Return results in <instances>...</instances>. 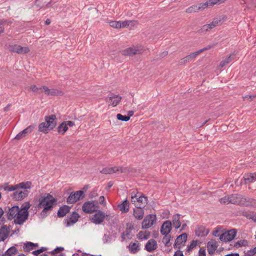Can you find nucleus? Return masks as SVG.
<instances>
[{"mask_svg": "<svg viewBox=\"0 0 256 256\" xmlns=\"http://www.w3.org/2000/svg\"><path fill=\"white\" fill-rule=\"evenodd\" d=\"M38 202L37 208H43L40 216L42 218H44L48 216V212H50L54 205L56 204L57 200L50 194L45 193L40 196Z\"/></svg>", "mask_w": 256, "mask_h": 256, "instance_id": "nucleus-1", "label": "nucleus"}, {"mask_svg": "<svg viewBox=\"0 0 256 256\" xmlns=\"http://www.w3.org/2000/svg\"><path fill=\"white\" fill-rule=\"evenodd\" d=\"M230 198L229 202L234 204L244 206H254L256 205V200L239 194L230 195Z\"/></svg>", "mask_w": 256, "mask_h": 256, "instance_id": "nucleus-2", "label": "nucleus"}, {"mask_svg": "<svg viewBox=\"0 0 256 256\" xmlns=\"http://www.w3.org/2000/svg\"><path fill=\"white\" fill-rule=\"evenodd\" d=\"M84 197V192L83 190H78L72 192L66 200L68 204H74L78 201L82 200Z\"/></svg>", "mask_w": 256, "mask_h": 256, "instance_id": "nucleus-3", "label": "nucleus"}, {"mask_svg": "<svg viewBox=\"0 0 256 256\" xmlns=\"http://www.w3.org/2000/svg\"><path fill=\"white\" fill-rule=\"evenodd\" d=\"M98 208V206L97 201H88L83 204L82 210L86 214H91L96 211Z\"/></svg>", "mask_w": 256, "mask_h": 256, "instance_id": "nucleus-4", "label": "nucleus"}, {"mask_svg": "<svg viewBox=\"0 0 256 256\" xmlns=\"http://www.w3.org/2000/svg\"><path fill=\"white\" fill-rule=\"evenodd\" d=\"M156 218L155 214H148L144 218L142 224V229H148L152 226L156 222Z\"/></svg>", "mask_w": 256, "mask_h": 256, "instance_id": "nucleus-5", "label": "nucleus"}, {"mask_svg": "<svg viewBox=\"0 0 256 256\" xmlns=\"http://www.w3.org/2000/svg\"><path fill=\"white\" fill-rule=\"evenodd\" d=\"M236 234V230L235 229H232L222 234L220 236V240L222 242H230L234 238Z\"/></svg>", "mask_w": 256, "mask_h": 256, "instance_id": "nucleus-6", "label": "nucleus"}, {"mask_svg": "<svg viewBox=\"0 0 256 256\" xmlns=\"http://www.w3.org/2000/svg\"><path fill=\"white\" fill-rule=\"evenodd\" d=\"M80 217L79 214L76 212H74L68 216V218L64 220V224L66 227H69L76 224Z\"/></svg>", "mask_w": 256, "mask_h": 256, "instance_id": "nucleus-7", "label": "nucleus"}, {"mask_svg": "<svg viewBox=\"0 0 256 256\" xmlns=\"http://www.w3.org/2000/svg\"><path fill=\"white\" fill-rule=\"evenodd\" d=\"M187 238L188 234L186 233H183L178 236L176 239L174 248L180 250L181 248V245L184 246Z\"/></svg>", "mask_w": 256, "mask_h": 256, "instance_id": "nucleus-8", "label": "nucleus"}, {"mask_svg": "<svg viewBox=\"0 0 256 256\" xmlns=\"http://www.w3.org/2000/svg\"><path fill=\"white\" fill-rule=\"evenodd\" d=\"M96 212L91 219V221L96 224H98L103 222L106 215L100 210H97Z\"/></svg>", "mask_w": 256, "mask_h": 256, "instance_id": "nucleus-9", "label": "nucleus"}, {"mask_svg": "<svg viewBox=\"0 0 256 256\" xmlns=\"http://www.w3.org/2000/svg\"><path fill=\"white\" fill-rule=\"evenodd\" d=\"M45 122L50 130L54 129L56 126V117L55 114H52L44 117Z\"/></svg>", "mask_w": 256, "mask_h": 256, "instance_id": "nucleus-10", "label": "nucleus"}, {"mask_svg": "<svg viewBox=\"0 0 256 256\" xmlns=\"http://www.w3.org/2000/svg\"><path fill=\"white\" fill-rule=\"evenodd\" d=\"M28 214H25L20 210L14 222L16 224L21 225L28 218Z\"/></svg>", "mask_w": 256, "mask_h": 256, "instance_id": "nucleus-11", "label": "nucleus"}, {"mask_svg": "<svg viewBox=\"0 0 256 256\" xmlns=\"http://www.w3.org/2000/svg\"><path fill=\"white\" fill-rule=\"evenodd\" d=\"M28 194L29 191L28 190H20V192L16 191L13 193L12 198L15 200H22L26 197Z\"/></svg>", "mask_w": 256, "mask_h": 256, "instance_id": "nucleus-12", "label": "nucleus"}, {"mask_svg": "<svg viewBox=\"0 0 256 256\" xmlns=\"http://www.w3.org/2000/svg\"><path fill=\"white\" fill-rule=\"evenodd\" d=\"M226 20V16L225 15H221L214 18L212 22L208 24L210 26V29H212L218 24H222L223 22Z\"/></svg>", "mask_w": 256, "mask_h": 256, "instance_id": "nucleus-13", "label": "nucleus"}, {"mask_svg": "<svg viewBox=\"0 0 256 256\" xmlns=\"http://www.w3.org/2000/svg\"><path fill=\"white\" fill-rule=\"evenodd\" d=\"M172 222L170 220L165 221L161 226L160 233L164 236L168 235L172 230Z\"/></svg>", "mask_w": 256, "mask_h": 256, "instance_id": "nucleus-14", "label": "nucleus"}, {"mask_svg": "<svg viewBox=\"0 0 256 256\" xmlns=\"http://www.w3.org/2000/svg\"><path fill=\"white\" fill-rule=\"evenodd\" d=\"M209 232V230L203 226H198L195 230V234L198 237H204Z\"/></svg>", "mask_w": 256, "mask_h": 256, "instance_id": "nucleus-15", "label": "nucleus"}, {"mask_svg": "<svg viewBox=\"0 0 256 256\" xmlns=\"http://www.w3.org/2000/svg\"><path fill=\"white\" fill-rule=\"evenodd\" d=\"M34 126L30 125L27 127L26 128L24 129L22 131L20 132L18 134L16 135L14 138L15 140H20L22 139V138L26 136L28 134H30L32 131Z\"/></svg>", "mask_w": 256, "mask_h": 256, "instance_id": "nucleus-16", "label": "nucleus"}, {"mask_svg": "<svg viewBox=\"0 0 256 256\" xmlns=\"http://www.w3.org/2000/svg\"><path fill=\"white\" fill-rule=\"evenodd\" d=\"M10 230L9 226L6 225L2 226L0 228V242L4 241L8 236Z\"/></svg>", "mask_w": 256, "mask_h": 256, "instance_id": "nucleus-17", "label": "nucleus"}, {"mask_svg": "<svg viewBox=\"0 0 256 256\" xmlns=\"http://www.w3.org/2000/svg\"><path fill=\"white\" fill-rule=\"evenodd\" d=\"M158 246L156 240L150 239L146 243L144 249L148 252H152L157 248Z\"/></svg>", "mask_w": 256, "mask_h": 256, "instance_id": "nucleus-18", "label": "nucleus"}, {"mask_svg": "<svg viewBox=\"0 0 256 256\" xmlns=\"http://www.w3.org/2000/svg\"><path fill=\"white\" fill-rule=\"evenodd\" d=\"M20 210V208L18 206H14L9 208L8 212V219L12 220L15 218L16 215L18 214Z\"/></svg>", "mask_w": 256, "mask_h": 256, "instance_id": "nucleus-19", "label": "nucleus"}, {"mask_svg": "<svg viewBox=\"0 0 256 256\" xmlns=\"http://www.w3.org/2000/svg\"><path fill=\"white\" fill-rule=\"evenodd\" d=\"M121 100L122 96L118 95H114L112 94L111 96H108L107 98L106 102L110 103L113 106H116L118 104Z\"/></svg>", "mask_w": 256, "mask_h": 256, "instance_id": "nucleus-20", "label": "nucleus"}, {"mask_svg": "<svg viewBox=\"0 0 256 256\" xmlns=\"http://www.w3.org/2000/svg\"><path fill=\"white\" fill-rule=\"evenodd\" d=\"M139 50L134 47H130L126 49L122 50L120 52L122 55L132 56L137 54Z\"/></svg>", "mask_w": 256, "mask_h": 256, "instance_id": "nucleus-21", "label": "nucleus"}, {"mask_svg": "<svg viewBox=\"0 0 256 256\" xmlns=\"http://www.w3.org/2000/svg\"><path fill=\"white\" fill-rule=\"evenodd\" d=\"M148 197L144 194H140L138 198V203L136 206L137 208H144L146 204H148Z\"/></svg>", "mask_w": 256, "mask_h": 256, "instance_id": "nucleus-22", "label": "nucleus"}, {"mask_svg": "<svg viewBox=\"0 0 256 256\" xmlns=\"http://www.w3.org/2000/svg\"><path fill=\"white\" fill-rule=\"evenodd\" d=\"M70 208L71 206H70L68 205H64L60 206L57 212L58 216V218L64 217L67 214L70 212Z\"/></svg>", "mask_w": 256, "mask_h": 256, "instance_id": "nucleus-23", "label": "nucleus"}, {"mask_svg": "<svg viewBox=\"0 0 256 256\" xmlns=\"http://www.w3.org/2000/svg\"><path fill=\"white\" fill-rule=\"evenodd\" d=\"M244 184L252 182L256 180V172L254 173L245 174L243 177Z\"/></svg>", "mask_w": 256, "mask_h": 256, "instance_id": "nucleus-24", "label": "nucleus"}, {"mask_svg": "<svg viewBox=\"0 0 256 256\" xmlns=\"http://www.w3.org/2000/svg\"><path fill=\"white\" fill-rule=\"evenodd\" d=\"M38 244L37 243H33L30 242H28L24 244L23 246L24 250L26 252H29L34 248H38Z\"/></svg>", "mask_w": 256, "mask_h": 256, "instance_id": "nucleus-25", "label": "nucleus"}, {"mask_svg": "<svg viewBox=\"0 0 256 256\" xmlns=\"http://www.w3.org/2000/svg\"><path fill=\"white\" fill-rule=\"evenodd\" d=\"M143 208H137L134 209V216L136 218L141 220L144 218V210Z\"/></svg>", "mask_w": 256, "mask_h": 256, "instance_id": "nucleus-26", "label": "nucleus"}, {"mask_svg": "<svg viewBox=\"0 0 256 256\" xmlns=\"http://www.w3.org/2000/svg\"><path fill=\"white\" fill-rule=\"evenodd\" d=\"M218 247V244L216 242H209L208 243V251L210 254H212L215 250H216Z\"/></svg>", "mask_w": 256, "mask_h": 256, "instance_id": "nucleus-27", "label": "nucleus"}, {"mask_svg": "<svg viewBox=\"0 0 256 256\" xmlns=\"http://www.w3.org/2000/svg\"><path fill=\"white\" fill-rule=\"evenodd\" d=\"M120 210L122 212H127L129 210V202L127 200L122 201V203L118 205Z\"/></svg>", "mask_w": 256, "mask_h": 256, "instance_id": "nucleus-28", "label": "nucleus"}, {"mask_svg": "<svg viewBox=\"0 0 256 256\" xmlns=\"http://www.w3.org/2000/svg\"><path fill=\"white\" fill-rule=\"evenodd\" d=\"M180 215L178 214L173 216L172 224L176 229L180 228L182 224V222L180 221Z\"/></svg>", "mask_w": 256, "mask_h": 256, "instance_id": "nucleus-29", "label": "nucleus"}, {"mask_svg": "<svg viewBox=\"0 0 256 256\" xmlns=\"http://www.w3.org/2000/svg\"><path fill=\"white\" fill-rule=\"evenodd\" d=\"M56 129L57 132L59 134L64 135L68 130V126H67L66 124L63 122L58 126Z\"/></svg>", "mask_w": 256, "mask_h": 256, "instance_id": "nucleus-30", "label": "nucleus"}, {"mask_svg": "<svg viewBox=\"0 0 256 256\" xmlns=\"http://www.w3.org/2000/svg\"><path fill=\"white\" fill-rule=\"evenodd\" d=\"M18 252V250L14 246H11L8 250H7L2 256H12Z\"/></svg>", "mask_w": 256, "mask_h": 256, "instance_id": "nucleus-31", "label": "nucleus"}, {"mask_svg": "<svg viewBox=\"0 0 256 256\" xmlns=\"http://www.w3.org/2000/svg\"><path fill=\"white\" fill-rule=\"evenodd\" d=\"M234 56L235 55L234 54H230L228 57H226L224 60H222L220 62V66L221 68L224 67L226 64H229L234 59Z\"/></svg>", "mask_w": 256, "mask_h": 256, "instance_id": "nucleus-32", "label": "nucleus"}, {"mask_svg": "<svg viewBox=\"0 0 256 256\" xmlns=\"http://www.w3.org/2000/svg\"><path fill=\"white\" fill-rule=\"evenodd\" d=\"M50 130L49 126H48L46 122L40 123L38 126V131L43 132L44 134H48V131Z\"/></svg>", "mask_w": 256, "mask_h": 256, "instance_id": "nucleus-33", "label": "nucleus"}, {"mask_svg": "<svg viewBox=\"0 0 256 256\" xmlns=\"http://www.w3.org/2000/svg\"><path fill=\"white\" fill-rule=\"evenodd\" d=\"M128 248L131 253L136 254L140 250L139 244L136 242L131 243L128 246Z\"/></svg>", "mask_w": 256, "mask_h": 256, "instance_id": "nucleus-34", "label": "nucleus"}, {"mask_svg": "<svg viewBox=\"0 0 256 256\" xmlns=\"http://www.w3.org/2000/svg\"><path fill=\"white\" fill-rule=\"evenodd\" d=\"M32 183L30 182H22L18 184H16L18 186V190L19 188L24 189V190H27L28 188H30L31 187Z\"/></svg>", "mask_w": 256, "mask_h": 256, "instance_id": "nucleus-35", "label": "nucleus"}, {"mask_svg": "<svg viewBox=\"0 0 256 256\" xmlns=\"http://www.w3.org/2000/svg\"><path fill=\"white\" fill-rule=\"evenodd\" d=\"M171 238L172 236L168 234L164 236L163 238L162 242L166 246L169 247L171 246L172 243L170 242Z\"/></svg>", "mask_w": 256, "mask_h": 256, "instance_id": "nucleus-36", "label": "nucleus"}, {"mask_svg": "<svg viewBox=\"0 0 256 256\" xmlns=\"http://www.w3.org/2000/svg\"><path fill=\"white\" fill-rule=\"evenodd\" d=\"M248 241L246 240H240L234 244V246L236 248L248 246Z\"/></svg>", "mask_w": 256, "mask_h": 256, "instance_id": "nucleus-37", "label": "nucleus"}, {"mask_svg": "<svg viewBox=\"0 0 256 256\" xmlns=\"http://www.w3.org/2000/svg\"><path fill=\"white\" fill-rule=\"evenodd\" d=\"M64 94V92L57 88H52L50 90V96H63Z\"/></svg>", "mask_w": 256, "mask_h": 256, "instance_id": "nucleus-38", "label": "nucleus"}, {"mask_svg": "<svg viewBox=\"0 0 256 256\" xmlns=\"http://www.w3.org/2000/svg\"><path fill=\"white\" fill-rule=\"evenodd\" d=\"M30 205L29 202H26L22 205L20 210L25 214L27 213V214H28V210L30 208Z\"/></svg>", "mask_w": 256, "mask_h": 256, "instance_id": "nucleus-39", "label": "nucleus"}, {"mask_svg": "<svg viewBox=\"0 0 256 256\" xmlns=\"http://www.w3.org/2000/svg\"><path fill=\"white\" fill-rule=\"evenodd\" d=\"M136 22V21L130 20H126L122 22H120V28H128L130 24L133 25Z\"/></svg>", "mask_w": 256, "mask_h": 256, "instance_id": "nucleus-40", "label": "nucleus"}, {"mask_svg": "<svg viewBox=\"0 0 256 256\" xmlns=\"http://www.w3.org/2000/svg\"><path fill=\"white\" fill-rule=\"evenodd\" d=\"M30 52V49L28 46H18V54H26Z\"/></svg>", "mask_w": 256, "mask_h": 256, "instance_id": "nucleus-41", "label": "nucleus"}, {"mask_svg": "<svg viewBox=\"0 0 256 256\" xmlns=\"http://www.w3.org/2000/svg\"><path fill=\"white\" fill-rule=\"evenodd\" d=\"M18 190V186L16 185L9 186L8 182L5 183L4 190L12 192Z\"/></svg>", "mask_w": 256, "mask_h": 256, "instance_id": "nucleus-42", "label": "nucleus"}, {"mask_svg": "<svg viewBox=\"0 0 256 256\" xmlns=\"http://www.w3.org/2000/svg\"><path fill=\"white\" fill-rule=\"evenodd\" d=\"M198 12L197 5H192L186 9V12L187 13H192Z\"/></svg>", "mask_w": 256, "mask_h": 256, "instance_id": "nucleus-43", "label": "nucleus"}, {"mask_svg": "<svg viewBox=\"0 0 256 256\" xmlns=\"http://www.w3.org/2000/svg\"><path fill=\"white\" fill-rule=\"evenodd\" d=\"M18 44H10L8 46V50L10 52H16L18 53Z\"/></svg>", "mask_w": 256, "mask_h": 256, "instance_id": "nucleus-44", "label": "nucleus"}, {"mask_svg": "<svg viewBox=\"0 0 256 256\" xmlns=\"http://www.w3.org/2000/svg\"><path fill=\"white\" fill-rule=\"evenodd\" d=\"M30 89L34 92L38 94H40L42 92V86L37 87L36 85H32Z\"/></svg>", "mask_w": 256, "mask_h": 256, "instance_id": "nucleus-45", "label": "nucleus"}, {"mask_svg": "<svg viewBox=\"0 0 256 256\" xmlns=\"http://www.w3.org/2000/svg\"><path fill=\"white\" fill-rule=\"evenodd\" d=\"M108 23L111 27L116 28H120V21H110Z\"/></svg>", "mask_w": 256, "mask_h": 256, "instance_id": "nucleus-46", "label": "nucleus"}, {"mask_svg": "<svg viewBox=\"0 0 256 256\" xmlns=\"http://www.w3.org/2000/svg\"><path fill=\"white\" fill-rule=\"evenodd\" d=\"M253 212H248L246 210H243L240 212V214L244 216H245L248 219H251L252 218V215L253 214Z\"/></svg>", "mask_w": 256, "mask_h": 256, "instance_id": "nucleus-47", "label": "nucleus"}, {"mask_svg": "<svg viewBox=\"0 0 256 256\" xmlns=\"http://www.w3.org/2000/svg\"><path fill=\"white\" fill-rule=\"evenodd\" d=\"M198 241L196 240H192V242H190V245H188L187 246L186 248V251L187 252H190L194 248H195L197 244H198Z\"/></svg>", "mask_w": 256, "mask_h": 256, "instance_id": "nucleus-48", "label": "nucleus"}, {"mask_svg": "<svg viewBox=\"0 0 256 256\" xmlns=\"http://www.w3.org/2000/svg\"><path fill=\"white\" fill-rule=\"evenodd\" d=\"M112 174H114L116 172H123L124 168L122 166H114L111 167Z\"/></svg>", "mask_w": 256, "mask_h": 256, "instance_id": "nucleus-49", "label": "nucleus"}, {"mask_svg": "<svg viewBox=\"0 0 256 256\" xmlns=\"http://www.w3.org/2000/svg\"><path fill=\"white\" fill-rule=\"evenodd\" d=\"M150 237V232L147 234H144L143 232L140 231L138 234V238L139 240H148Z\"/></svg>", "mask_w": 256, "mask_h": 256, "instance_id": "nucleus-50", "label": "nucleus"}, {"mask_svg": "<svg viewBox=\"0 0 256 256\" xmlns=\"http://www.w3.org/2000/svg\"><path fill=\"white\" fill-rule=\"evenodd\" d=\"M116 118L118 120L124 122H128L130 120V117H127L126 116H123L120 114H116Z\"/></svg>", "mask_w": 256, "mask_h": 256, "instance_id": "nucleus-51", "label": "nucleus"}, {"mask_svg": "<svg viewBox=\"0 0 256 256\" xmlns=\"http://www.w3.org/2000/svg\"><path fill=\"white\" fill-rule=\"evenodd\" d=\"M139 193H137L136 194H132L131 196V202L133 204H134L136 206L138 203V198L139 196Z\"/></svg>", "mask_w": 256, "mask_h": 256, "instance_id": "nucleus-52", "label": "nucleus"}, {"mask_svg": "<svg viewBox=\"0 0 256 256\" xmlns=\"http://www.w3.org/2000/svg\"><path fill=\"white\" fill-rule=\"evenodd\" d=\"M35 4L40 9L44 7V3L43 2V0H36Z\"/></svg>", "mask_w": 256, "mask_h": 256, "instance_id": "nucleus-53", "label": "nucleus"}, {"mask_svg": "<svg viewBox=\"0 0 256 256\" xmlns=\"http://www.w3.org/2000/svg\"><path fill=\"white\" fill-rule=\"evenodd\" d=\"M8 22L7 20L2 19L0 20V34L4 33V32L3 25Z\"/></svg>", "mask_w": 256, "mask_h": 256, "instance_id": "nucleus-54", "label": "nucleus"}, {"mask_svg": "<svg viewBox=\"0 0 256 256\" xmlns=\"http://www.w3.org/2000/svg\"><path fill=\"white\" fill-rule=\"evenodd\" d=\"M226 0H209L210 6H213L214 5L217 4H222L225 2Z\"/></svg>", "mask_w": 256, "mask_h": 256, "instance_id": "nucleus-55", "label": "nucleus"}, {"mask_svg": "<svg viewBox=\"0 0 256 256\" xmlns=\"http://www.w3.org/2000/svg\"><path fill=\"white\" fill-rule=\"evenodd\" d=\"M97 191H98L97 188H94L92 191H91L89 194V196H88L89 198H93L97 196H98Z\"/></svg>", "mask_w": 256, "mask_h": 256, "instance_id": "nucleus-56", "label": "nucleus"}, {"mask_svg": "<svg viewBox=\"0 0 256 256\" xmlns=\"http://www.w3.org/2000/svg\"><path fill=\"white\" fill-rule=\"evenodd\" d=\"M131 234V231L126 229L122 234V241L126 240V237L129 236Z\"/></svg>", "mask_w": 256, "mask_h": 256, "instance_id": "nucleus-57", "label": "nucleus"}, {"mask_svg": "<svg viewBox=\"0 0 256 256\" xmlns=\"http://www.w3.org/2000/svg\"><path fill=\"white\" fill-rule=\"evenodd\" d=\"M256 254V246L254 248L248 250L245 254L244 256H253Z\"/></svg>", "mask_w": 256, "mask_h": 256, "instance_id": "nucleus-58", "label": "nucleus"}, {"mask_svg": "<svg viewBox=\"0 0 256 256\" xmlns=\"http://www.w3.org/2000/svg\"><path fill=\"white\" fill-rule=\"evenodd\" d=\"M50 90L51 89L48 88L46 86H42V92H44V94L46 96H50Z\"/></svg>", "mask_w": 256, "mask_h": 256, "instance_id": "nucleus-59", "label": "nucleus"}, {"mask_svg": "<svg viewBox=\"0 0 256 256\" xmlns=\"http://www.w3.org/2000/svg\"><path fill=\"white\" fill-rule=\"evenodd\" d=\"M230 200V196H224V198H221L220 199V202L221 204H229L230 203V202H229Z\"/></svg>", "mask_w": 256, "mask_h": 256, "instance_id": "nucleus-60", "label": "nucleus"}, {"mask_svg": "<svg viewBox=\"0 0 256 256\" xmlns=\"http://www.w3.org/2000/svg\"><path fill=\"white\" fill-rule=\"evenodd\" d=\"M100 172L104 174H112L110 168H104L100 171Z\"/></svg>", "mask_w": 256, "mask_h": 256, "instance_id": "nucleus-61", "label": "nucleus"}, {"mask_svg": "<svg viewBox=\"0 0 256 256\" xmlns=\"http://www.w3.org/2000/svg\"><path fill=\"white\" fill-rule=\"evenodd\" d=\"M64 250V248L63 247H56L53 250H52L50 253L52 254H55L60 252Z\"/></svg>", "mask_w": 256, "mask_h": 256, "instance_id": "nucleus-62", "label": "nucleus"}, {"mask_svg": "<svg viewBox=\"0 0 256 256\" xmlns=\"http://www.w3.org/2000/svg\"><path fill=\"white\" fill-rule=\"evenodd\" d=\"M111 240V236L109 234H104L103 237V242L104 243L110 242Z\"/></svg>", "mask_w": 256, "mask_h": 256, "instance_id": "nucleus-63", "label": "nucleus"}, {"mask_svg": "<svg viewBox=\"0 0 256 256\" xmlns=\"http://www.w3.org/2000/svg\"><path fill=\"white\" fill-rule=\"evenodd\" d=\"M200 54V50L195 52H192L189 54L188 56H190V58L192 60L194 59L196 56H198V54Z\"/></svg>", "mask_w": 256, "mask_h": 256, "instance_id": "nucleus-64", "label": "nucleus"}]
</instances>
